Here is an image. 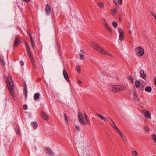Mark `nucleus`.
Here are the masks:
<instances>
[{"label":"nucleus","instance_id":"nucleus-29","mask_svg":"<svg viewBox=\"0 0 156 156\" xmlns=\"http://www.w3.org/2000/svg\"><path fill=\"white\" fill-rule=\"evenodd\" d=\"M152 138L153 140L154 141V142H156V135H155L154 134H153L152 135Z\"/></svg>","mask_w":156,"mask_h":156},{"label":"nucleus","instance_id":"nucleus-50","mask_svg":"<svg viewBox=\"0 0 156 156\" xmlns=\"http://www.w3.org/2000/svg\"><path fill=\"white\" fill-rule=\"evenodd\" d=\"M114 2L116 5H117V2L116 1V0H113Z\"/></svg>","mask_w":156,"mask_h":156},{"label":"nucleus","instance_id":"nucleus-14","mask_svg":"<svg viewBox=\"0 0 156 156\" xmlns=\"http://www.w3.org/2000/svg\"><path fill=\"white\" fill-rule=\"evenodd\" d=\"M110 122H109V123L110 125L114 129L115 128L117 127L116 126L114 122L113 121L112 119L111 118H109Z\"/></svg>","mask_w":156,"mask_h":156},{"label":"nucleus","instance_id":"nucleus-16","mask_svg":"<svg viewBox=\"0 0 156 156\" xmlns=\"http://www.w3.org/2000/svg\"><path fill=\"white\" fill-rule=\"evenodd\" d=\"M118 91H121L124 90L126 87L124 86L120 85L118 86Z\"/></svg>","mask_w":156,"mask_h":156},{"label":"nucleus","instance_id":"nucleus-6","mask_svg":"<svg viewBox=\"0 0 156 156\" xmlns=\"http://www.w3.org/2000/svg\"><path fill=\"white\" fill-rule=\"evenodd\" d=\"M46 152L47 154L50 155L51 156H54V152L50 148L48 147H46L45 148Z\"/></svg>","mask_w":156,"mask_h":156},{"label":"nucleus","instance_id":"nucleus-36","mask_svg":"<svg viewBox=\"0 0 156 156\" xmlns=\"http://www.w3.org/2000/svg\"><path fill=\"white\" fill-rule=\"evenodd\" d=\"M99 6L100 7L102 8L103 7V5L102 3L100 2L98 4Z\"/></svg>","mask_w":156,"mask_h":156},{"label":"nucleus","instance_id":"nucleus-43","mask_svg":"<svg viewBox=\"0 0 156 156\" xmlns=\"http://www.w3.org/2000/svg\"><path fill=\"white\" fill-rule=\"evenodd\" d=\"M32 65H33V67L35 68H36V65H35V62H33L32 63Z\"/></svg>","mask_w":156,"mask_h":156},{"label":"nucleus","instance_id":"nucleus-25","mask_svg":"<svg viewBox=\"0 0 156 156\" xmlns=\"http://www.w3.org/2000/svg\"><path fill=\"white\" fill-rule=\"evenodd\" d=\"M112 25L115 28H117V22H115V21H113L112 22Z\"/></svg>","mask_w":156,"mask_h":156},{"label":"nucleus","instance_id":"nucleus-22","mask_svg":"<svg viewBox=\"0 0 156 156\" xmlns=\"http://www.w3.org/2000/svg\"><path fill=\"white\" fill-rule=\"evenodd\" d=\"M32 125L34 129H36L37 127L38 126L37 123L35 122H33L32 124Z\"/></svg>","mask_w":156,"mask_h":156},{"label":"nucleus","instance_id":"nucleus-39","mask_svg":"<svg viewBox=\"0 0 156 156\" xmlns=\"http://www.w3.org/2000/svg\"><path fill=\"white\" fill-rule=\"evenodd\" d=\"M23 108L24 109L26 110L27 108V106L26 104H25L23 105Z\"/></svg>","mask_w":156,"mask_h":156},{"label":"nucleus","instance_id":"nucleus-24","mask_svg":"<svg viewBox=\"0 0 156 156\" xmlns=\"http://www.w3.org/2000/svg\"><path fill=\"white\" fill-rule=\"evenodd\" d=\"M122 138L123 140L125 142H126L127 141V139H126V137L125 136L124 134H122V135L120 136Z\"/></svg>","mask_w":156,"mask_h":156},{"label":"nucleus","instance_id":"nucleus-59","mask_svg":"<svg viewBox=\"0 0 156 156\" xmlns=\"http://www.w3.org/2000/svg\"><path fill=\"white\" fill-rule=\"evenodd\" d=\"M57 46H58V49L59 50V47H60V45H59V44H58L57 45Z\"/></svg>","mask_w":156,"mask_h":156},{"label":"nucleus","instance_id":"nucleus-5","mask_svg":"<svg viewBox=\"0 0 156 156\" xmlns=\"http://www.w3.org/2000/svg\"><path fill=\"white\" fill-rule=\"evenodd\" d=\"M141 113L143 114L144 116L149 119H151V114L147 110H143L141 111Z\"/></svg>","mask_w":156,"mask_h":156},{"label":"nucleus","instance_id":"nucleus-2","mask_svg":"<svg viewBox=\"0 0 156 156\" xmlns=\"http://www.w3.org/2000/svg\"><path fill=\"white\" fill-rule=\"evenodd\" d=\"M84 115L86 122L84 121L83 116L80 112H78V118L80 123L82 125H87V124H90V122L88 119L87 117V115L86 113H84Z\"/></svg>","mask_w":156,"mask_h":156},{"label":"nucleus","instance_id":"nucleus-41","mask_svg":"<svg viewBox=\"0 0 156 156\" xmlns=\"http://www.w3.org/2000/svg\"><path fill=\"white\" fill-rule=\"evenodd\" d=\"M76 69H77V70L78 73H80V68L79 67H77Z\"/></svg>","mask_w":156,"mask_h":156},{"label":"nucleus","instance_id":"nucleus-20","mask_svg":"<svg viewBox=\"0 0 156 156\" xmlns=\"http://www.w3.org/2000/svg\"><path fill=\"white\" fill-rule=\"evenodd\" d=\"M104 26L106 27V28L110 33H112V30L109 27L107 24L105 22V23Z\"/></svg>","mask_w":156,"mask_h":156},{"label":"nucleus","instance_id":"nucleus-18","mask_svg":"<svg viewBox=\"0 0 156 156\" xmlns=\"http://www.w3.org/2000/svg\"><path fill=\"white\" fill-rule=\"evenodd\" d=\"M24 92L25 93V98H26L27 97V87L25 83L24 85Z\"/></svg>","mask_w":156,"mask_h":156},{"label":"nucleus","instance_id":"nucleus-57","mask_svg":"<svg viewBox=\"0 0 156 156\" xmlns=\"http://www.w3.org/2000/svg\"><path fill=\"white\" fill-rule=\"evenodd\" d=\"M78 83H79V84H82V82L81 81H80V80H79L78 81Z\"/></svg>","mask_w":156,"mask_h":156},{"label":"nucleus","instance_id":"nucleus-35","mask_svg":"<svg viewBox=\"0 0 156 156\" xmlns=\"http://www.w3.org/2000/svg\"><path fill=\"white\" fill-rule=\"evenodd\" d=\"M115 129L118 133H119L121 132V131L117 127L115 128Z\"/></svg>","mask_w":156,"mask_h":156},{"label":"nucleus","instance_id":"nucleus-55","mask_svg":"<svg viewBox=\"0 0 156 156\" xmlns=\"http://www.w3.org/2000/svg\"><path fill=\"white\" fill-rule=\"evenodd\" d=\"M151 14L154 17H155V16H156L155 15V14L154 13H151Z\"/></svg>","mask_w":156,"mask_h":156},{"label":"nucleus","instance_id":"nucleus-34","mask_svg":"<svg viewBox=\"0 0 156 156\" xmlns=\"http://www.w3.org/2000/svg\"><path fill=\"white\" fill-rule=\"evenodd\" d=\"M34 40L31 41V46L32 47V48L33 49H34Z\"/></svg>","mask_w":156,"mask_h":156},{"label":"nucleus","instance_id":"nucleus-23","mask_svg":"<svg viewBox=\"0 0 156 156\" xmlns=\"http://www.w3.org/2000/svg\"><path fill=\"white\" fill-rule=\"evenodd\" d=\"M97 115L98 117H100V119H101L103 120L104 121H105L106 120V118L105 117L101 115L97 114Z\"/></svg>","mask_w":156,"mask_h":156},{"label":"nucleus","instance_id":"nucleus-1","mask_svg":"<svg viewBox=\"0 0 156 156\" xmlns=\"http://www.w3.org/2000/svg\"><path fill=\"white\" fill-rule=\"evenodd\" d=\"M6 83L12 97L14 100H15L16 97L13 90L14 88V85L11 76H9L7 77L6 80Z\"/></svg>","mask_w":156,"mask_h":156},{"label":"nucleus","instance_id":"nucleus-49","mask_svg":"<svg viewBox=\"0 0 156 156\" xmlns=\"http://www.w3.org/2000/svg\"><path fill=\"white\" fill-rule=\"evenodd\" d=\"M30 57V59H31V60H32V59H33V58L32 56V55H29V56Z\"/></svg>","mask_w":156,"mask_h":156},{"label":"nucleus","instance_id":"nucleus-10","mask_svg":"<svg viewBox=\"0 0 156 156\" xmlns=\"http://www.w3.org/2000/svg\"><path fill=\"white\" fill-rule=\"evenodd\" d=\"M45 11L47 15L50 14L51 11V8L48 4H47L45 7Z\"/></svg>","mask_w":156,"mask_h":156},{"label":"nucleus","instance_id":"nucleus-4","mask_svg":"<svg viewBox=\"0 0 156 156\" xmlns=\"http://www.w3.org/2000/svg\"><path fill=\"white\" fill-rule=\"evenodd\" d=\"M135 51L136 54L139 56H142L144 53V51L143 48L140 46L137 47L135 49Z\"/></svg>","mask_w":156,"mask_h":156},{"label":"nucleus","instance_id":"nucleus-33","mask_svg":"<svg viewBox=\"0 0 156 156\" xmlns=\"http://www.w3.org/2000/svg\"><path fill=\"white\" fill-rule=\"evenodd\" d=\"M137 97V94H136V93L135 92L134 93V95H133V98H134V99L135 100H136V99Z\"/></svg>","mask_w":156,"mask_h":156},{"label":"nucleus","instance_id":"nucleus-44","mask_svg":"<svg viewBox=\"0 0 156 156\" xmlns=\"http://www.w3.org/2000/svg\"><path fill=\"white\" fill-rule=\"evenodd\" d=\"M80 58L82 59H83L84 58L83 55L82 54L80 55Z\"/></svg>","mask_w":156,"mask_h":156},{"label":"nucleus","instance_id":"nucleus-11","mask_svg":"<svg viewBox=\"0 0 156 156\" xmlns=\"http://www.w3.org/2000/svg\"><path fill=\"white\" fill-rule=\"evenodd\" d=\"M41 115L42 117L45 120H48L49 118L45 113L44 112H41Z\"/></svg>","mask_w":156,"mask_h":156},{"label":"nucleus","instance_id":"nucleus-58","mask_svg":"<svg viewBox=\"0 0 156 156\" xmlns=\"http://www.w3.org/2000/svg\"><path fill=\"white\" fill-rule=\"evenodd\" d=\"M31 62H32V63H33V62H34V60L33 59H32V60H31Z\"/></svg>","mask_w":156,"mask_h":156},{"label":"nucleus","instance_id":"nucleus-30","mask_svg":"<svg viewBox=\"0 0 156 156\" xmlns=\"http://www.w3.org/2000/svg\"><path fill=\"white\" fill-rule=\"evenodd\" d=\"M132 154L134 156H136L138 154L137 152L136 151H132Z\"/></svg>","mask_w":156,"mask_h":156},{"label":"nucleus","instance_id":"nucleus-45","mask_svg":"<svg viewBox=\"0 0 156 156\" xmlns=\"http://www.w3.org/2000/svg\"><path fill=\"white\" fill-rule=\"evenodd\" d=\"M154 83L155 85L156 86V77H155L154 78Z\"/></svg>","mask_w":156,"mask_h":156},{"label":"nucleus","instance_id":"nucleus-12","mask_svg":"<svg viewBox=\"0 0 156 156\" xmlns=\"http://www.w3.org/2000/svg\"><path fill=\"white\" fill-rule=\"evenodd\" d=\"M5 62L4 61L2 58H1V65H2V70H3L4 71L5 70Z\"/></svg>","mask_w":156,"mask_h":156},{"label":"nucleus","instance_id":"nucleus-17","mask_svg":"<svg viewBox=\"0 0 156 156\" xmlns=\"http://www.w3.org/2000/svg\"><path fill=\"white\" fill-rule=\"evenodd\" d=\"M152 88L150 86H147L145 88V91L147 92H151L152 90Z\"/></svg>","mask_w":156,"mask_h":156},{"label":"nucleus","instance_id":"nucleus-46","mask_svg":"<svg viewBox=\"0 0 156 156\" xmlns=\"http://www.w3.org/2000/svg\"><path fill=\"white\" fill-rule=\"evenodd\" d=\"M20 64L22 66H23L24 65V62L23 61H20Z\"/></svg>","mask_w":156,"mask_h":156},{"label":"nucleus","instance_id":"nucleus-8","mask_svg":"<svg viewBox=\"0 0 156 156\" xmlns=\"http://www.w3.org/2000/svg\"><path fill=\"white\" fill-rule=\"evenodd\" d=\"M118 86H112L110 88V90L113 92H116L118 91Z\"/></svg>","mask_w":156,"mask_h":156},{"label":"nucleus","instance_id":"nucleus-60","mask_svg":"<svg viewBox=\"0 0 156 156\" xmlns=\"http://www.w3.org/2000/svg\"><path fill=\"white\" fill-rule=\"evenodd\" d=\"M80 51L83 52V53H85V52L82 50H80Z\"/></svg>","mask_w":156,"mask_h":156},{"label":"nucleus","instance_id":"nucleus-13","mask_svg":"<svg viewBox=\"0 0 156 156\" xmlns=\"http://www.w3.org/2000/svg\"><path fill=\"white\" fill-rule=\"evenodd\" d=\"M20 41L19 40L18 37H16L15 40L14 46H17L20 44Z\"/></svg>","mask_w":156,"mask_h":156},{"label":"nucleus","instance_id":"nucleus-53","mask_svg":"<svg viewBox=\"0 0 156 156\" xmlns=\"http://www.w3.org/2000/svg\"><path fill=\"white\" fill-rule=\"evenodd\" d=\"M119 134L120 136H121V135L123 134L122 132Z\"/></svg>","mask_w":156,"mask_h":156},{"label":"nucleus","instance_id":"nucleus-7","mask_svg":"<svg viewBox=\"0 0 156 156\" xmlns=\"http://www.w3.org/2000/svg\"><path fill=\"white\" fill-rule=\"evenodd\" d=\"M63 74L64 76V78L68 82H69V76L66 71L65 69L63 70Z\"/></svg>","mask_w":156,"mask_h":156},{"label":"nucleus","instance_id":"nucleus-19","mask_svg":"<svg viewBox=\"0 0 156 156\" xmlns=\"http://www.w3.org/2000/svg\"><path fill=\"white\" fill-rule=\"evenodd\" d=\"M15 130L16 133L19 135L21 134V132L20 128L19 127L17 126L15 128Z\"/></svg>","mask_w":156,"mask_h":156},{"label":"nucleus","instance_id":"nucleus-56","mask_svg":"<svg viewBox=\"0 0 156 156\" xmlns=\"http://www.w3.org/2000/svg\"><path fill=\"white\" fill-rule=\"evenodd\" d=\"M64 115L65 118H67L66 114V113H64Z\"/></svg>","mask_w":156,"mask_h":156},{"label":"nucleus","instance_id":"nucleus-15","mask_svg":"<svg viewBox=\"0 0 156 156\" xmlns=\"http://www.w3.org/2000/svg\"><path fill=\"white\" fill-rule=\"evenodd\" d=\"M40 97V94L39 93H36L35 94L34 96V99L35 100H38Z\"/></svg>","mask_w":156,"mask_h":156},{"label":"nucleus","instance_id":"nucleus-9","mask_svg":"<svg viewBox=\"0 0 156 156\" xmlns=\"http://www.w3.org/2000/svg\"><path fill=\"white\" fill-rule=\"evenodd\" d=\"M139 73L141 77L145 79L146 77V75L144 73V70L143 69L140 70L139 72Z\"/></svg>","mask_w":156,"mask_h":156},{"label":"nucleus","instance_id":"nucleus-3","mask_svg":"<svg viewBox=\"0 0 156 156\" xmlns=\"http://www.w3.org/2000/svg\"><path fill=\"white\" fill-rule=\"evenodd\" d=\"M92 48L97 50L98 51L102 54H106L108 55L112 56V55L107 51H105L101 47H99L95 43H93L91 45Z\"/></svg>","mask_w":156,"mask_h":156},{"label":"nucleus","instance_id":"nucleus-61","mask_svg":"<svg viewBox=\"0 0 156 156\" xmlns=\"http://www.w3.org/2000/svg\"><path fill=\"white\" fill-rule=\"evenodd\" d=\"M155 16L154 18L155 19V20H156V16Z\"/></svg>","mask_w":156,"mask_h":156},{"label":"nucleus","instance_id":"nucleus-37","mask_svg":"<svg viewBox=\"0 0 156 156\" xmlns=\"http://www.w3.org/2000/svg\"><path fill=\"white\" fill-rule=\"evenodd\" d=\"M27 52H28V54L29 55H29H31L32 54H31V52L30 49H27Z\"/></svg>","mask_w":156,"mask_h":156},{"label":"nucleus","instance_id":"nucleus-21","mask_svg":"<svg viewBox=\"0 0 156 156\" xmlns=\"http://www.w3.org/2000/svg\"><path fill=\"white\" fill-rule=\"evenodd\" d=\"M135 86L136 87L138 88L140 86V83L138 80H137L135 82Z\"/></svg>","mask_w":156,"mask_h":156},{"label":"nucleus","instance_id":"nucleus-51","mask_svg":"<svg viewBox=\"0 0 156 156\" xmlns=\"http://www.w3.org/2000/svg\"><path fill=\"white\" fill-rule=\"evenodd\" d=\"M109 118H110V117L107 118V119H106V120H107L109 122H110L109 121L110 120Z\"/></svg>","mask_w":156,"mask_h":156},{"label":"nucleus","instance_id":"nucleus-31","mask_svg":"<svg viewBox=\"0 0 156 156\" xmlns=\"http://www.w3.org/2000/svg\"><path fill=\"white\" fill-rule=\"evenodd\" d=\"M119 32L120 33V35H122V34H124V32L123 31L122 29H119Z\"/></svg>","mask_w":156,"mask_h":156},{"label":"nucleus","instance_id":"nucleus-47","mask_svg":"<svg viewBox=\"0 0 156 156\" xmlns=\"http://www.w3.org/2000/svg\"><path fill=\"white\" fill-rule=\"evenodd\" d=\"M144 87H141L140 89V91H143L144 90Z\"/></svg>","mask_w":156,"mask_h":156},{"label":"nucleus","instance_id":"nucleus-32","mask_svg":"<svg viewBox=\"0 0 156 156\" xmlns=\"http://www.w3.org/2000/svg\"><path fill=\"white\" fill-rule=\"evenodd\" d=\"M129 79L130 81V82L132 83H133L134 81L133 80V79L132 77L131 76H129Z\"/></svg>","mask_w":156,"mask_h":156},{"label":"nucleus","instance_id":"nucleus-42","mask_svg":"<svg viewBox=\"0 0 156 156\" xmlns=\"http://www.w3.org/2000/svg\"><path fill=\"white\" fill-rule=\"evenodd\" d=\"M26 47L27 48V49H30V48H29V45L28 44V43H26Z\"/></svg>","mask_w":156,"mask_h":156},{"label":"nucleus","instance_id":"nucleus-26","mask_svg":"<svg viewBox=\"0 0 156 156\" xmlns=\"http://www.w3.org/2000/svg\"><path fill=\"white\" fill-rule=\"evenodd\" d=\"M144 129L145 131L146 132L149 131L150 130V129L148 127L146 126H145L144 127Z\"/></svg>","mask_w":156,"mask_h":156},{"label":"nucleus","instance_id":"nucleus-54","mask_svg":"<svg viewBox=\"0 0 156 156\" xmlns=\"http://www.w3.org/2000/svg\"><path fill=\"white\" fill-rule=\"evenodd\" d=\"M27 34L29 35V34H30V32L28 30H27Z\"/></svg>","mask_w":156,"mask_h":156},{"label":"nucleus","instance_id":"nucleus-28","mask_svg":"<svg viewBox=\"0 0 156 156\" xmlns=\"http://www.w3.org/2000/svg\"><path fill=\"white\" fill-rule=\"evenodd\" d=\"M124 34L120 35H119V38L120 40L122 41L124 39V37L123 36Z\"/></svg>","mask_w":156,"mask_h":156},{"label":"nucleus","instance_id":"nucleus-40","mask_svg":"<svg viewBox=\"0 0 156 156\" xmlns=\"http://www.w3.org/2000/svg\"><path fill=\"white\" fill-rule=\"evenodd\" d=\"M119 4L120 5H121L122 4V0H117Z\"/></svg>","mask_w":156,"mask_h":156},{"label":"nucleus","instance_id":"nucleus-27","mask_svg":"<svg viewBox=\"0 0 156 156\" xmlns=\"http://www.w3.org/2000/svg\"><path fill=\"white\" fill-rule=\"evenodd\" d=\"M111 12L113 15H115L116 13V10L115 9H111Z\"/></svg>","mask_w":156,"mask_h":156},{"label":"nucleus","instance_id":"nucleus-38","mask_svg":"<svg viewBox=\"0 0 156 156\" xmlns=\"http://www.w3.org/2000/svg\"><path fill=\"white\" fill-rule=\"evenodd\" d=\"M75 128H76V130H77L78 131H80V128L78 125H76L75 126Z\"/></svg>","mask_w":156,"mask_h":156},{"label":"nucleus","instance_id":"nucleus-48","mask_svg":"<svg viewBox=\"0 0 156 156\" xmlns=\"http://www.w3.org/2000/svg\"><path fill=\"white\" fill-rule=\"evenodd\" d=\"M29 36L30 37L31 41H33L32 35L31 34H29Z\"/></svg>","mask_w":156,"mask_h":156},{"label":"nucleus","instance_id":"nucleus-52","mask_svg":"<svg viewBox=\"0 0 156 156\" xmlns=\"http://www.w3.org/2000/svg\"><path fill=\"white\" fill-rule=\"evenodd\" d=\"M65 120L66 121V122H67V123H68V119H67V118H65Z\"/></svg>","mask_w":156,"mask_h":156}]
</instances>
